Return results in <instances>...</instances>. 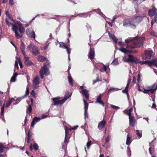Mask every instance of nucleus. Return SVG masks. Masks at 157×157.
Returning a JSON list of instances; mask_svg holds the SVG:
<instances>
[{
  "mask_svg": "<svg viewBox=\"0 0 157 157\" xmlns=\"http://www.w3.org/2000/svg\"><path fill=\"white\" fill-rule=\"evenodd\" d=\"M140 60L136 57H135L132 62L136 63H140Z\"/></svg>",
  "mask_w": 157,
  "mask_h": 157,
  "instance_id": "58836bf2",
  "label": "nucleus"
},
{
  "mask_svg": "<svg viewBox=\"0 0 157 157\" xmlns=\"http://www.w3.org/2000/svg\"><path fill=\"white\" fill-rule=\"evenodd\" d=\"M24 98V97H21V98H17V99L16 101H20L22 99H23Z\"/></svg>",
  "mask_w": 157,
  "mask_h": 157,
  "instance_id": "0e129e2a",
  "label": "nucleus"
},
{
  "mask_svg": "<svg viewBox=\"0 0 157 157\" xmlns=\"http://www.w3.org/2000/svg\"><path fill=\"white\" fill-rule=\"evenodd\" d=\"M17 60L18 61V62L19 63V66H20L21 68H22V64L20 61V59L19 58H17Z\"/></svg>",
  "mask_w": 157,
  "mask_h": 157,
  "instance_id": "09e8293b",
  "label": "nucleus"
},
{
  "mask_svg": "<svg viewBox=\"0 0 157 157\" xmlns=\"http://www.w3.org/2000/svg\"><path fill=\"white\" fill-rule=\"evenodd\" d=\"M17 73H15L14 74L13 76L10 79L11 82H14L16 80V77L17 75Z\"/></svg>",
  "mask_w": 157,
  "mask_h": 157,
  "instance_id": "bb28decb",
  "label": "nucleus"
},
{
  "mask_svg": "<svg viewBox=\"0 0 157 157\" xmlns=\"http://www.w3.org/2000/svg\"><path fill=\"white\" fill-rule=\"evenodd\" d=\"M132 82L134 83H136V78L135 76H133V77Z\"/></svg>",
  "mask_w": 157,
  "mask_h": 157,
  "instance_id": "338daca9",
  "label": "nucleus"
},
{
  "mask_svg": "<svg viewBox=\"0 0 157 157\" xmlns=\"http://www.w3.org/2000/svg\"><path fill=\"white\" fill-rule=\"evenodd\" d=\"M31 95L34 98L36 97V94L33 90L31 92Z\"/></svg>",
  "mask_w": 157,
  "mask_h": 157,
  "instance_id": "13d9d810",
  "label": "nucleus"
},
{
  "mask_svg": "<svg viewBox=\"0 0 157 157\" xmlns=\"http://www.w3.org/2000/svg\"><path fill=\"white\" fill-rule=\"evenodd\" d=\"M4 146L0 145V153H2L4 151L3 148Z\"/></svg>",
  "mask_w": 157,
  "mask_h": 157,
  "instance_id": "603ef678",
  "label": "nucleus"
},
{
  "mask_svg": "<svg viewBox=\"0 0 157 157\" xmlns=\"http://www.w3.org/2000/svg\"><path fill=\"white\" fill-rule=\"evenodd\" d=\"M27 36L30 38H33L34 39L35 38V33L33 29L31 28H28L25 31Z\"/></svg>",
  "mask_w": 157,
  "mask_h": 157,
  "instance_id": "6e6552de",
  "label": "nucleus"
},
{
  "mask_svg": "<svg viewBox=\"0 0 157 157\" xmlns=\"http://www.w3.org/2000/svg\"><path fill=\"white\" fill-rule=\"evenodd\" d=\"M157 12L156 9L153 7L151 9L149 10L148 14L150 17H152L154 16Z\"/></svg>",
  "mask_w": 157,
  "mask_h": 157,
  "instance_id": "dca6fc26",
  "label": "nucleus"
},
{
  "mask_svg": "<svg viewBox=\"0 0 157 157\" xmlns=\"http://www.w3.org/2000/svg\"><path fill=\"white\" fill-rule=\"evenodd\" d=\"M46 58L44 56H39L38 57V60L40 62H43L45 59Z\"/></svg>",
  "mask_w": 157,
  "mask_h": 157,
  "instance_id": "cd10ccee",
  "label": "nucleus"
},
{
  "mask_svg": "<svg viewBox=\"0 0 157 157\" xmlns=\"http://www.w3.org/2000/svg\"><path fill=\"white\" fill-rule=\"evenodd\" d=\"M122 92L123 93H126L127 94V97L128 99V91L126 90H124L122 91Z\"/></svg>",
  "mask_w": 157,
  "mask_h": 157,
  "instance_id": "864d4df0",
  "label": "nucleus"
},
{
  "mask_svg": "<svg viewBox=\"0 0 157 157\" xmlns=\"http://www.w3.org/2000/svg\"><path fill=\"white\" fill-rule=\"evenodd\" d=\"M144 54L141 57L143 60L150 59L153 57L155 52L151 50H146L144 51Z\"/></svg>",
  "mask_w": 157,
  "mask_h": 157,
  "instance_id": "39448f33",
  "label": "nucleus"
},
{
  "mask_svg": "<svg viewBox=\"0 0 157 157\" xmlns=\"http://www.w3.org/2000/svg\"><path fill=\"white\" fill-rule=\"evenodd\" d=\"M46 63L44 64L43 66L42 67L40 71V76L42 79L44 78V75H50L49 69L48 68L50 66V63L49 60L46 59Z\"/></svg>",
  "mask_w": 157,
  "mask_h": 157,
  "instance_id": "7ed1b4c3",
  "label": "nucleus"
},
{
  "mask_svg": "<svg viewBox=\"0 0 157 157\" xmlns=\"http://www.w3.org/2000/svg\"><path fill=\"white\" fill-rule=\"evenodd\" d=\"M91 145V141H89L87 142V143L86 144V146H87V148L88 149H89Z\"/></svg>",
  "mask_w": 157,
  "mask_h": 157,
  "instance_id": "49530a36",
  "label": "nucleus"
},
{
  "mask_svg": "<svg viewBox=\"0 0 157 157\" xmlns=\"http://www.w3.org/2000/svg\"><path fill=\"white\" fill-rule=\"evenodd\" d=\"M60 99L59 97H56L54 98H52L51 99L53 101L54 105H62L63 103L62 100H60Z\"/></svg>",
  "mask_w": 157,
  "mask_h": 157,
  "instance_id": "9d476101",
  "label": "nucleus"
},
{
  "mask_svg": "<svg viewBox=\"0 0 157 157\" xmlns=\"http://www.w3.org/2000/svg\"><path fill=\"white\" fill-rule=\"evenodd\" d=\"M78 125H76L73 127L72 128H70V130H74L76 129L78 127Z\"/></svg>",
  "mask_w": 157,
  "mask_h": 157,
  "instance_id": "680f3d73",
  "label": "nucleus"
},
{
  "mask_svg": "<svg viewBox=\"0 0 157 157\" xmlns=\"http://www.w3.org/2000/svg\"><path fill=\"white\" fill-rule=\"evenodd\" d=\"M9 18V20L10 21H11L13 22H14V21L13 17H11L10 14H9L8 15V18Z\"/></svg>",
  "mask_w": 157,
  "mask_h": 157,
  "instance_id": "052dcab7",
  "label": "nucleus"
},
{
  "mask_svg": "<svg viewBox=\"0 0 157 157\" xmlns=\"http://www.w3.org/2000/svg\"><path fill=\"white\" fill-rule=\"evenodd\" d=\"M151 66L152 64H154V65L157 66V59H154L151 61Z\"/></svg>",
  "mask_w": 157,
  "mask_h": 157,
  "instance_id": "f704fd0d",
  "label": "nucleus"
},
{
  "mask_svg": "<svg viewBox=\"0 0 157 157\" xmlns=\"http://www.w3.org/2000/svg\"><path fill=\"white\" fill-rule=\"evenodd\" d=\"M108 34L109 38L111 39L116 43H117L118 39L115 37L114 34L112 33H110L109 32H108Z\"/></svg>",
  "mask_w": 157,
  "mask_h": 157,
  "instance_id": "6ab92c4d",
  "label": "nucleus"
},
{
  "mask_svg": "<svg viewBox=\"0 0 157 157\" xmlns=\"http://www.w3.org/2000/svg\"><path fill=\"white\" fill-rule=\"evenodd\" d=\"M25 50H23V51H21V52H22V54H23V55L24 56V57H25L27 56H26V53H25Z\"/></svg>",
  "mask_w": 157,
  "mask_h": 157,
  "instance_id": "e2e57ef3",
  "label": "nucleus"
},
{
  "mask_svg": "<svg viewBox=\"0 0 157 157\" xmlns=\"http://www.w3.org/2000/svg\"><path fill=\"white\" fill-rule=\"evenodd\" d=\"M129 118L130 125L132 127H133L136 122V120L135 118L132 116H129Z\"/></svg>",
  "mask_w": 157,
  "mask_h": 157,
  "instance_id": "aec40b11",
  "label": "nucleus"
},
{
  "mask_svg": "<svg viewBox=\"0 0 157 157\" xmlns=\"http://www.w3.org/2000/svg\"><path fill=\"white\" fill-rule=\"evenodd\" d=\"M84 115L85 119L88 118V116L87 113V111H84Z\"/></svg>",
  "mask_w": 157,
  "mask_h": 157,
  "instance_id": "6e6d98bb",
  "label": "nucleus"
},
{
  "mask_svg": "<svg viewBox=\"0 0 157 157\" xmlns=\"http://www.w3.org/2000/svg\"><path fill=\"white\" fill-rule=\"evenodd\" d=\"M118 63V61L117 59H116L113 60L111 63V64L113 65H116Z\"/></svg>",
  "mask_w": 157,
  "mask_h": 157,
  "instance_id": "37998d69",
  "label": "nucleus"
},
{
  "mask_svg": "<svg viewBox=\"0 0 157 157\" xmlns=\"http://www.w3.org/2000/svg\"><path fill=\"white\" fill-rule=\"evenodd\" d=\"M132 108H131L129 110H128L127 112V113L128 115L129 116V117H132L131 115V113L132 111Z\"/></svg>",
  "mask_w": 157,
  "mask_h": 157,
  "instance_id": "79ce46f5",
  "label": "nucleus"
},
{
  "mask_svg": "<svg viewBox=\"0 0 157 157\" xmlns=\"http://www.w3.org/2000/svg\"><path fill=\"white\" fill-rule=\"evenodd\" d=\"M81 94L84 96L87 99L89 98V95L88 94V91L86 89H83L80 91Z\"/></svg>",
  "mask_w": 157,
  "mask_h": 157,
  "instance_id": "2eb2a0df",
  "label": "nucleus"
},
{
  "mask_svg": "<svg viewBox=\"0 0 157 157\" xmlns=\"http://www.w3.org/2000/svg\"><path fill=\"white\" fill-rule=\"evenodd\" d=\"M13 31L15 33V35L17 38L19 39L22 37V34L24 33L25 29L22 24L19 21L14 24Z\"/></svg>",
  "mask_w": 157,
  "mask_h": 157,
  "instance_id": "f03ea898",
  "label": "nucleus"
},
{
  "mask_svg": "<svg viewBox=\"0 0 157 157\" xmlns=\"http://www.w3.org/2000/svg\"><path fill=\"white\" fill-rule=\"evenodd\" d=\"M94 51L92 48H90L89 54L88 55V58L91 60H92L94 57Z\"/></svg>",
  "mask_w": 157,
  "mask_h": 157,
  "instance_id": "ddd939ff",
  "label": "nucleus"
},
{
  "mask_svg": "<svg viewBox=\"0 0 157 157\" xmlns=\"http://www.w3.org/2000/svg\"><path fill=\"white\" fill-rule=\"evenodd\" d=\"M132 141V139L131 137H129L128 135L127 136V140L126 144L127 145H129Z\"/></svg>",
  "mask_w": 157,
  "mask_h": 157,
  "instance_id": "b1692460",
  "label": "nucleus"
},
{
  "mask_svg": "<svg viewBox=\"0 0 157 157\" xmlns=\"http://www.w3.org/2000/svg\"><path fill=\"white\" fill-rule=\"evenodd\" d=\"M65 140L64 142H66V137L67 136V135L68 134V132L69 131H70V128H67V126H65Z\"/></svg>",
  "mask_w": 157,
  "mask_h": 157,
  "instance_id": "a878e982",
  "label": "nucleus"
},
{
  "mask_svg": "<svg viewBox=\"0 0 157 157\" xmlns=\"http://www.w3.org/2000/svg\"><path fill=\"white\" fill-rule=\"evenodd\" d=\"M105 121L104 120L99 122L98 125V128L100 130L102 129L105 126Z\"/></svg>",
  "mask_w": 157,
  "mask_h": 157,
  "instance_id": "a211bd4d",
  "label": "nucleus"
},
{
  "mask_svg": "<svg viewBox=\"0 0 157 157\" xmlns=\"http://www.w3.org/2000/svg\"><path fill=\"white\" fill-rule=\"evenodd\" d=\"M39 84V78L38 76H36L33 80V85L34 89H36L38 87Z\"/></svg>",
  "mask_w": 157,
  "mask_h": 157,
  "instance_id": "1a4fd4ad",
  "label": "nucleus"
},
{
  "mask_svg": "<svg viewBox=\"0 0 157 157\" xmlns=\"http://www.w3.org/2000/svg\"><path fill=\"white\" fill-rule=\"evenodd\" d=\"M15 100L13 98H10L8 101L6 103V107H9L11 103L13 101H15Z\"/></svg>",
  "mask_w": 157,
  "mask_h": 157,
  "instance_id": "5701e85b",
  "label": "nucleus"
},
{
  "mask_svg": "<svg viewBox=\"0 0 157 157\" xmlns=\"http://www.w3.org/2000/svg\"><path fill=\"white\" fill-rule=\"evenodd\" d=\"M68 80L69 81L70 84L72 86H73V80L72 79L71 76V75H69L68 77Z\"/></svg>",
  "mask_w": 157,
  "mask_h": 157,
  "instance_id": "c85d7f7f",
  "label": "nucleus"
},
{
  "mask_svg": "<svg viewBox=\"0 0 157 157\" xmlns=\"http://www.w3.org/2000/svg\"><path fill=\"white\" fill-rule=\"evenodd\" d=\"M40 120V118L39 117H34L33 118V121L31 123V126L32 127H33L35 124L38 122Z\"/></svg>",
  "mask_w": 157,
  "mask_h": 157,
  "instance_id": "412c9836",
  "label": "nucleus"
},
{
  "mask_svg": "<svg viewBox=\"0 0 157 157\" xmlns=\"http://www.w3.org/2000/svg\"><path fill=\"white\" fill-rule=\"evenodd\" d=\"M155 85L154 83L152 85L148 86L146 89H144L143 92L145 94H147L150 95V94H153L156 91V89H153Z\"/></svg>",
  "mask_w": 157,
  "mask_h": 157,
  "instance_id": "0eeeda50",
  "label": "nucleus"
},
{
  "mask_svg": "<svg viewBox=\"0 0 157 157\" xmlns=\"http://www.w3.org/2000/svg\"><path fill=\"white\" fill-rule=\"evenodd\" d=\"M83 101L84 104V111H87L88 104L86 102L85 100H84Z\"/></svg>",
  "mask_w": 157,
  "mask_h": 157,
  "instance_id": "473e14b6",
  "label": "nucleus"
},
{
  "mask_svg": "<svg viewBox=\"0 0 157 157\" xmlns=\"http://www.w3.org/2000/svg\"><path fill=\"white\" fill-rule=\"evenodd\" d=\"M150 34L152 36H155L157 37V33L153 31H152L151 32Z\"/></svg>",
  "mask_w": 157,
  "mask_h": 157,
  "instance_id": "de8ad7c7",
  "label": "nucleus"
},
{
  "mask_svg": "<svg viewBox=\"0 0 157 157\" xmlns=\"http://www.w3.org/2000/svg\"><path fill=\"white\" fill-rule=\"evenodd\" d=\"M24 61L25 64L28 66H32L34 65V64L29 60V58L28 56L24 57Z\"/></svg>",
  "mask_w": 157,
  "mask_h": 157,
  "instance_id": "9b49d317",
  "label": "nucleus"
},
{
  "mask_svg": "<svg viewBox=\"0 0 157 157\" xmlns=\"http://www.w3.org/2000/svg\"><path fill=\"white\" fill-rule=\"evenodd\" d=\"M118 44H119V45L121 46V48H123V47L124 46V44H123L122 41H120L118 42Z\"/></svg>",
  "mask_w": 157,
  "mask_h": 157,
  "instance_id": "4d7b16f0",
  "label": "nucleus"
},
{
  "mask_svg": "<svg viewBox=\"0 0 157 157\" xmlns=\"http://www.w3.org/2000/svg\"><path fill=\"white\" fill-rule=\"evenodd\" d=\"M27 49L32 52L33 54L37 55L40 54L37 47L33 44H30L27 47Z\"/></svg>",
  "mask_w": 157,
  "mask_h": 157,
  "instance_id": "423d86ee",
  "label": "nucleus"
},
{
  "mask_svg": "<svg viewBox=\"0 0 157 157\" xmlns=\"http://www.w3.org/2000/svg\"><path fill=\"white\" fill-rule=\"evenodd\" d=\"M140 64L141 65H143V64H145L147 63L149 66H151V62L150 61L147 60V61H140Z\"/></svg>",
  "mask_w": 157,
  "mask_h": 157,
  "instance_id": "393cba45",
  "label": "nucleus"
},
{
  "mask_svg": "<svg viewBox=\"0 0 157 157\" xmlns=\"http://www.w3.org/2000/svg\"><path fill=\"white\" fill-rule=\"evenodd\" d=\"M69 93L68 92L65 93L64 98L62 100L63 103L66 101L67 99L69 98L71 96V94L69 95Z\"/></svg>",
  "mask_w": 157,
  "mask_h": 157,
  "instance_id": "4be33fe9",
  "label": "nucleus"
},
{
  "mask_svg": "<svg viewBox=\"0 0 157 157\" xmlns=\"http://www.w3.org/2000/svg\"><path fill=\"white\" fill-rule=\"evenodd\" d=\"M29 93V90L28 88V86H27L26 88V90L25 91V94L27 96L28 95Z\"/></svg>",
  "mask_w": 157,
  "mask_h": 157,
  "instance_id": "bf43d9fd",
  "label": "nucleus"
},
{
  "mask_svg": "<svg viewBox=\"0 0 157 157\" xmlns=\"http://www.w3.org/2000/svg\"><path fill=\"white\" fill-rule=\"evenodd\" d=\"M9 3L10 5L12 6L13 5V0H10Z\"/></svg>",
  "mask_w": 157,
  "mask_h": 157,
  "instance_id": "774afa93",
  "label": "nucleus"
},
{
  "mask_svg": "<svg viewBox=\"0 0 157 157\" xmlns=\"http://www.w3.org/2000/svg\"><path fill=\"white\" fill-rule=\"evenodd\" d=\"M118 49L120 51L125 54L128 53H131L132 52L133 53H135L137 52L136 51H131L128 49H127L126 48L122 47Z\"/></svg>",
  "mask_w": 157,
  "mask_h": 157,
  "instance_id": "f8f14e48",
  "label": "nucleus"
},
{
  "mask_svg": "<svg viewBox=\"0 0 157 157\" xmlns=\"http://www.w3.org/2000/svg\"><path fill=\"white\" fill-rule=\"evenodd\" d=\"M134 39L135 40L133 41L132 44L130 46L127 45V48H136L140 47L143 45V40L144 39V38L136 37V38H129L125 40V42L126 43H128Z\"/></svg>",
  "mask_w": 157,
  "mask_h": 157,
  "instance_id": "f257e3e1",
  "label": "nucleus"
},
{
  "mask_svg": "<svg viewBox=\"0 0 157 157\" xmlns=\"http://www.w3.org/2000/svg\"><path fill=\"white\" fill-rule=\"evenodd\" d=\"M140 60L136 57H135L132 62L136 63H140Z\"/></svg>",
  "mask_w": 157,
  "mask_h": 157,
  "instance_id": "ea45409f",
  "label": "nucleus"
},
{
  "mask_svg": "<svg viewBox=\"0 0 157 157\" xmlns=\"http://www.w3.org/2000/svg\"><path fill=\"white\" fill-rule=\"evenodd\" d=\"M18 61L17 60V58L16 59V60L15 61V65H14V67L15 68H17L18 69Z\"/></svg>",
  "mask_w": 157,
  "mask_h": 157,
  "instance_id": "8fccbe9b",
  "label": "nucleus"
},
{
  "mask_svg": "<svg viewBox=\"0 0 157 157\" xmlns=\"http://www.w3.org/2000/svg\"><path fill=\"white\" fill-rule=\"evenodd\" d=\"M25 44L24 43L23 41H21V43L20 45V49L21 51H23V50H25Z\"/></svg>",
  "mask_w": 157,
  "mask_h": 157,
  "instance_id": "7c9ffc66",
  "label": "nucleus"
},
{
  "mask_svg": "<svg viewBox=\"0 0 157 157\" xmlns=\"http://www.w3.org/2000/svg\"><path fill=\"white\" fill-rule=\"evenodd\" d=\"M33 146L34 147V149L35 150H37L38 149V146L36 143H34L33 144Z\"/></svg>",
  "mask_w": 157,
  "mask_h": 157,
  "instance_id": "a18cd8bd",
  "label": "nucleus"
},
{
  "mask_svg": "<svg viewBox=\"0 0 157 157\" xmlns=\"http://www.w3.org/2000/svg\"><path fill=\"white\" fill-rule=\"evenodd\" d=\"M78 15H79L81 17H87V15L86 13H80Z\"/></svg>",
  "mask_w": 157,
  "mask_h": 157,
  "instance_id": "c03bdc74",
  "label": "nucleus"
},
{
  "mask_svg": "<svg viewBox=\"0 0 157 157\" xmlns=\"http://www.w3.org/2000/svg\"><path fill=\"white\" fill-rule=\"evenodd\" d=\"M121 90V89H119L118 88H110L108 90L107 94L108 95L109 94V93L110 92L113 91L114 90H115L116 91H118V90Z\"/></svg>",
  "mask_w": 157,
  "mask_h": 157,
  "instance_id": "e433bc0d",
  "label": "nucleus"
},
{
  "mask_svg": "<svg viewBox=\"0 0 157 157\" xmlns=\"http://www.w3.org/2000/svg\"><path fill=\"white\" fill-rule=\"evenodd\" d=\"M101 94H100L97 98L96 103H98L102 105L103 107H104V104L103 102L101 100Z\"/></svg>",
  "mask_w": 157,
  "mask_h": 157,
  "instance_id": "f3484780",
  "label": "nucleus"
},
{
  "mask_svg": "<svg viewBox=\"0 0 157 157\" xmlns=\"http://www.w3.org/2000/svg\"><path fill=\"white\" fill-rule=\"evenodd\" d=\"M59 47L65 49L67 48L68 47L65 44L63 43H62L61 44H59Z\"/></svg>",
  "mask_w": 157,
  "mask_h": 157,
  "instance_id": "c9c22d12",
  "label": "nucleus"
},
{
  "mask_svg": "<svg viewBox=\"0 0 157 157\" xmlns=\"http://www.w3.org/2000/svg\"><path fill=\"white\" fill-rule=\"evenodd\" d=\"M99 81V80L98 78H97L96 79L94 80L93 81V84H94L95 83L97 82H98Z\"/></svg>",
  "mask_w": 157,
  "mask_h": 157,
  "instance_id": "69168bd1",
  "label": "nucleus"
},
{
  "mask_svg": "<svg viewBox=\"0 0 157 157\" xmlns=\"http://www.w3.org/2000/svg\"><path fill=\"white\" fill-rule=\"evenodd\" d=\"M131 18L125 19L124 21L123 25L125 27L131 26Z\"/></svg>",
  "mask_w": 157,
  "mask_h": 157,
  "instance_id": "4468645a",
  "label": "nucleus"
},
{
  "mask_svg": "<svg viewBox=\"0 0 157 157\" xmlns=\"http://www.w3.org/2000/svg\"><path fill=\"white\" fill-rule=\"evenodd\" d=\"M6 22L8 26H12V28H13V25H14V24H12L10 22V20H9V18H6Z\"/></svg>",
  "mask_w": 157,
  "mask_h": 157,
  "instance_id": "c756f323",
  "label": "nucleus"
},
{
  "mask_svg": "<svg viewBox=\"0 0 157 157\" xmlns=\"http://www.w3.org/2000/svg\"><path fill=\"white\" fill-rule=\"evenodd\" d=\"M110 136L109 135L106 138L105 140V143H107L110 141Z\"/></svg>",
  "mask_w": 157,
  "mask_h": 157,
  "instance_id": "3c124183",
  "label": "nucleus"
},
{
  "mask_svg": "<svg viewBox=\"0 0 157 157\" xmlns=\"http://www.w3.org/2000/svg\"><path fill=\"white\" fill-rule=\"evenodd\" d=\"M143 17H142L135 16L132 18H131V26L135 29L136 27L142 20Z\"/></svg>",
  "mask_w": 157,
  "mask_h": 157,
  "instance_id": "20e7f679",
  "label": "nucleus"
},
{
  "mask_svg": "<svg viewBox=\"0 0 157 157\" xmlns=\"http://www.w3.org/2000/svg\"><path fill=\"white\" fill-rule=\"evenodd\" d=\"M110 106L113 109H120V108L119 107L116 106L115 105H111Z\"/></svg>",
  "mask_w": 157,
  "mask_h": 157,
  "instance_id": "5fc2aeb1",
  "label": "nucleus"
},
{
  "mask_svg": "<svg viewBox=\"0 0 157 157\" xmlns=\"http://www.w3.org/2000/svg\"><path fill=\"white\" fill-rule=\"evenodd\" d=\"M136 134L137 136L139 137L140 138H141L142 136V131L141 130H137L136 131Z\"/></svg>",
  "mask_w": 157,
  "mask_h": 157,
  "instance_id": "2f4dec72",
  "label": "nucleus"
},
{
  "mask_svg": "<svg viewBox=\"0 0 157 157\" xmlns=\"http://www.w3.org/2000/svg\"><path fill=\"white\" fill-rule=\"evenodd\" d=\"M128 61H130L132 62L133 61L134 58L135 57L134 56H133L132 55H128Z\"/></svg>",
  "mask_w": 157,
  "mask_h": 157,
  "instance_id": "4c0bfd02",
  "label": "nucleus"
},
{
  "mask_svg": "<svg viewBox=\"0 0 157 157\" xmlns=\"http://www.w3.org/2000/svg\"><path fill=\"white\" fill-rule=\"evenodd\" d=\"M32 110V105H29V107L27 109V112H29V113H30L31 112Z\"/></svg>",
  "mask_w": 157,
  "mask_h": 157,
  "instance_id": "a19ab883",
  "label": "nucleus"
},
{
  "mask_svg": "<svg viewBox=\"0 0 157 157\" xmlns=\"http://www.w3.org/2000/svg\"><path fill=\"white\" fill-rule=\"evenodd\" d=\"M107 67H108V66H105V65L103 64V67H102L100 69V71L102 72H104L106 71V69H107Z\"/></svg>",
  "mask_w": 157,
  "mask_h": 157,
  "instance_id": "72a5a7b5",
  "label": "nucleus"
}]
</instances>
